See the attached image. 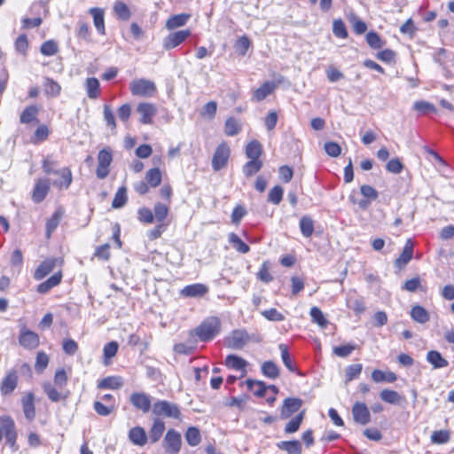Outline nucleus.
<instances>
[{"instance_id": "obj_24", "label": "nucleus", "mask_w": 454, "mask_h": 454, "mask_svg": "<svg viewBox=\"0 0 454 454\" xmlns=\"http://www.w3.org/2000/svg\"><path fill=\"white\" fill-rule=\"evenodd\" d=\"M62 279V272L58 271L54 273L51 278H49L46 281L41 283L37 286V291L40 294H46L51 288L57 286Z\"/></svg>"}, {"instance_id": "obj_8", "label": "nucleus", "mask_w": 454, "mask_h": 454, "mask_svg": "<svg viewBox=\"0 0 454 454\" xmlns=\"http://www.w3.org/2000/svg\"><path fill=\"white\" fill-rule=\"evenodd\" d=\"M250 340L248 333L244 330H235L226 339L227 346L232 349H242Z\"/></svg>"}, {"instance_id": "obj_60", "label": "nucleus", "mask_w": 454, "mask_h": 454, "mask_svg": "<svg viewBox=\"0 0 454 454\" xmlns=\"http://www.w3.org/2000/svg\"><path fill=\"white\" fill-rule=\"evenodd\" d=\"M40 51L44 56H53L59 51V46L55 41L48 40L42 44Z\"/></svg>"}, {"instance_id": "obj_35", "label": "nucleus", "mask_w": 454, "mask_h": 454, "mask_svg": "<svg viewBox=\"0 0 454 454\" xmlns=\"http://www.w3.org/2000/svg\"><path fill=\"white\" fill-rule=\"evenodd\" d=\"M411 317L414 321L419 324H425L429 321L430 318L429 313L419 305L412 307L411 310Z\"/></svg>"}, {"instance_id": "obj_59", "label": "nucleus", "mask_w": 454, "mask_h": 454, "mask_svg": "<svg viewBox=\"0 0 454 454\" xmlns=\"http://www.w3.org/2000/svg\"><path fill=\"white\" fill-rule=\"evenodd\" d=\"M240 131V126L238 121L232 117L225 121L224 132L227 136H235Z\"/></svg>"}, {"instance_id": "obj_31", "label": "nucleus", "mask_w": 454, "mask_h": 454, "mask_svg": "<svg viewBox=\"0 0 454 454\" xmlns=\"http://www.w3.org/2000/svg\"><path fill=\"white\" fill-rule=\"evenodd\" d=\"M43 90L46 95L56 98L60 94L61 86L53 79L45 77L43 79Z\"/></svg>"}, {"instance_id": "obj_20", "label": "nucleus", "mask_w": 454, "mask_h": 454, "mask_svg": "<svg viewBox=\"0 0 454 454\" xmlns=\"http://www.w3.org/2000/svg\"><path fill=\"white\" fill-rule=\"evenodd\" d=\"M413 243L411 239H407L403 252L395 261V265L400 269L403 268L412 258Z\"/></svg>"}, {"instance_id": "obj_56", "label": "nucleus", "mask_w": 454, "mask_h": 454, "mask_svg": "<svg viewBox=\"0 0 454 454\" xmlns=\"http://www.w3.org/2000/svg\"><path fill=\"white\" fill-rule=\"evenodd\" d=\"M43 390L47 395L48 398L51 402H59L61 398H66L67 396H62L60 392H59L54 386L51 382H45L43 385Z\"/></svg>"}, {"instance_id": "obj_46", "label": "nucleus", "mask_w": 454, "mask_h": 454, "mask_svg": "<svg viewBox=\"0 0 454 454\" xmlns=\"http://www.w3.org/2000/svg\"><path fill=\"white\" fill-rule=\"evenodd\" d=\"M127 189L125 186H121L118 189L114 197L112 207L114 208H121L127 203Z\"/></svg>"}, {"instance_id": "obj_19", "label": "nucleus", "mask_w": 454, "mask_h": 454, "mask_svg": "<svg viewBox=\"0 0 454 454\" xmlns=\"http://www.w3.org/2000/svg\"><path fill=\"white\" fill-rule=\"evenodd\" d=\"M208 292V287L200 283L188 285L184 286L180 294L184 297L199 298L204 296Z\"/></svg>"}, {"instance_id": "obj_33", "label": "nucleus", "mask_w": 454, "mask_h": 454, "mask_svg": "<svg viewBox=\"0 0 454 454\" xmlns=\"http://www.w3.org/2000/svg\"><path fill=\"white\" fill-rule=\"evenodd\" d=\"M380 397L383 402L390 404H398L403 401V397L400 394L391 389H383L380 393Z\"/></svg>"}, {"instance_id": "obj_41", "label": "nucleus", "mask_w": 454, "mask_h": 454, "mask_svg": "<svg viewBox=\"0 0 454 454\" xmlns=\"http://www.w3.org/2000/svg\"><path fill=\"white\" fill-rule=\"evenodd\" d=\"M119 348V345L116 341L113 340L106 343L103 348L104 360L103 363L105 365H108L110 364V359L115 356Z\"/></svg>"}, {"instance_id": "obj_51", "label": "nucleus", "mask_w": 454, "mask_h": 454, "mask_svg": "<svg viewBox=\"0 0 454 454\" xmlns=\"http://www.w3.org/2000/svg\"><path fill=\"white\" fill-rule=\"evenodd\" d=\"M185 440L191 446H197L201 440L200 430L195 427H191L185 433Z\"/></svg>"}, {"instance_id": "obj_44", "label": "nucleus", "mask_w": 454, "mask_h": 454, "mask_svg": "<svg viewBox=\"0 0 454 454\" xmlns=\"http://www.w3.org/2000/svg\"><path fill=\"white\" fill-rule=\"evenodd\" d=\"M300 230L305 238H309L314 231V221L309 215H304L300 220Z\"/></svg>"}, {"instance_id": "obj_15", "label": "nucleus", "mask_w": 454, "mask_h": 454, "mask_svg": "<svg viewBox=\"0 0 454 454\" xmlns=\"http://www.w3.org/2000/svg\"><path fill=\"white\" fill-rule=\"evenodd\" d=\"M18 385V374L17 372L12 370L9 372L6 376L3 379L0 384V391L3 395L12 394Z\"/></svg>"}, {"instance_id": "obj_34", "label": "nucleus", "mask_w": 454, "mask_h": 454, "mask_svg": "<svg viewBox=\"0 0 454 454\" xmlns=\"http://www.w3.org/2000/svg\"><path fill=\"white\" fill-rule=\"evenodd\" d=\"M247 388L258 397H263L265 395L267 386L259 380H246Z\"/></svg>"}, {"instance_id": "obj_2", "label": "nucleus", "mask_w": 454, "mask_h": 454, "mask_svg": "<svg viewBox=\"0 0 454 454\" xmlns=\"http://www.w3.org/2000/svg\"><path fill=\"white\" fill-rule=\"evenodd\" d=\"M221 322L218 317H211L203 321L194 333L201 341H208L215 338L220 332Z\"/></svg>"}, {"instance_id": "obj_43", "label": "nucleus", "mask_w": 454, "mask_h": 454, "mask_svg": "<svg viewBox=\"0 0 454 454\" xmlns=\"http://www.w3.org/2000/svg\"><path fill=\"white\" fill-rule=\"evenodd\" d=\"M39 108L36 106H29L26 107L20 114V121L21 123H30L36 119Z\"/></svg>"}, {"instance_id": "obj_6", "label": "nucleus", "mask_w": 454, "mask_h": 454, "mask_svg": "<svg viewBox=\"0 0 454 454\" xmlns=\"http://www.w3.org/2000/svg\"><path fill=\"white\" fill-rule=\"evenodd\" d=\"M230 153V147L225 143H222L216 147L212 158V168L215 171H219L227 165Z\"/></svg>"}, {"instance_id": "obj_50", "label": "nucleus", "mask_w": 454, "mask_h": 454, "mask_svg": "<svg viewBox=\"0 0 454 454\" xmlns=\"http://www.w3.org/2000/svg\"><path fill=\"white\" fill-rule=\"evenodd\" d=\"M6 423L4 425L6 442L10 446L13 447L17 438L15 424L13 420H6Z\"/></svg>"}, {"instance_id": "obj_3", "label": "nucleus", "mask_w": 454, "mask_h": 454, "mask_svg": "<svg viewBox=\"0 0 454 454\" xmlns=\"http://www.w3.org/2000/svg\"><path fill=\"white\" fill-rule=\"evenodd\" d=\"M153 413L157 416H164L167 418L179 419L181 411L177 404L166 400H160L153 403Z\"/></svg>"}, {"instance_id": "obj_9", "label": "nucleus", "mask_w": 454, "mask_h": 454, "mask_svg": "<svg viewBox=\"0 0 454 454\" xmlns=\"http://www.w3.org/2000/svg\"><path fill=\"white\" fill-rule=\"evenodd\" d=\"M191 35L190 29L179 30L169 34L163 40V47L166 50H170L180 45Z\"/></svg>"}, {"instance_id": "obj_5", "label": "nucleus", "mask_w": 454, "mask_h": 454, "mask_svg": "<svg viewBox=\"0 0 454 454\" xmlns=\"http://www.w3.org/2000/svg\"><path fill=\"white\" fill-rule=\"evenodd\" d=\"M129 89L134 96L152 97L156 91L154 82L145 79L133 80L129 84Z\"/></svg>"}, {"instance_id": "obj_16", "label": "nucleus", "mask_w": 454, "mask_h": 454, "mask_svg": "<svg viewBox=\"0 0 454 454\" xmlns=\"http://www.w3.org/2000/svg\"><path fill=\"white\" fill-rule=\"evenodd\" d=\"M21 405L25 418L32 421L35 418V395L28 392L24 394L21 398Z\"/></svg>"}, {"instance_id": "obj_36", "label": "nucleus", "mask_w": 454, "mask_h": 454, "mask_svg": "<svg viewBox=\"0 0 454 454\" xmlns=\"http://www.w3.org/2000/svg\"><path fill=\"white\" fill-rule=\"evenodd\" d=\"M372 379L374 382H377V383L382 382V381L392 383L396 380L397 376L393 372H384L380 370H374L372 372Z\"/></svg>"}, {"instance_id": "obj_32", "label": "nucleus", "mask_w": 454, "mask_h": 454, "mask_svg": "<svg viewBox=\"0 0 454 454\" xmlns=\"http://www.w3.org/2000/svg\"><path fill=\"white\" fill-rule=\"evenodd\" d=\"M277 445L287 454H301V444L297 440L279 442Z\"/></svg>"}, {"instance_id": "obj_63", "label": "nucleus", "mask_w": 454, "mask_h": 454, "mask_svg": "<svg viewBox=\"0 0 454 454\" xmlns=\"http://www.w3.org/2000/svg\"><path fill=\"white\" fill-rule=\"evenodd\" d=\"M349 21L353 26L356 34L363 35L367 30V25L364 21L359 19L356 15L353 14L349 18Z\"/></svg>"}, {"instance_id": "obj_48", "label": "nucleus", "mask_w": 454, "mask_h": 454, "mask_svg": "<svg viewBox=\"0 0 454 454\" xmlns=\"http://www.w3.org/2000/svg\"><path fill=\"white\" fill-rule=\"evenodd\" d=\"M262 167L260 160H250L243 166V173L246 176H252L256 174Z\"/></svg>"}, {"instance_id": "obj_55", "label": "nucleus", "mask_w": 454, "mask_h": 454, "mask_svg": "<svg viewBox=\"0 0 454 454\" xmlns=\"http://www.w3.org/2000/svg\"><path fill=\"white\" fill-rule=\"evenodd\" d=\"M93 408L98 415L106 417L110 415L115 410L116 406L114 403L105 405L100 401H95L93 403Z\"/></svg>"}, {"instance_id": "obj_21", "label": "nucleus", "mask_w": 454, "mask_h": 454, "mask_svg": "<svg viewBox=\"0 0 454 454\" xmlns=\"http://www.w3.org/2000/svg\"><path fill=\"white\" fill-rule=\"evenodd\" d=\"M129 441L137 446H144L147 442V435L145 429L141 427H135L129 432Z\"/></svg>"}, {"instance_id": "obj_1", "label": "nucleus", "mask_w": 454, "mask_h": 454, "mask_svg": "<svg viewBox=\"0 0 454 454\" xmlns=\"http://www.w3.org/2000/svg\"><path fill=\"white\" fill-rule=\"evenodd\" d=\"M59 166L58 161L54 160L51 157L47 156L43 159L42 168L43 172L46 175H58L61 176L64 181H53L52 184L59 189H68L70 184H72V172L68 168H63L61 169H57L56 168Z\"/></svg>"}, {"instance_id": "obj_17", "label": "nucleus", "mask_w": 454, "mask_h": 454, "mask_svg": "<svg viewBox=\"0 0 454 454\" xmlns=\"http://www.w3.org/2000/svg\"><path fill=\"white\" fill-rule=\"evenodd\" d=\"M58 262H62V261H59L57 258H47L43 262H42L35 270V279L41 280L43 278H45L53 270Z\"/></svg>"}, {"instance_id": "obj_30", "label": "nucleus", "mask_w": 454, "mask_h": 454, "mask_svg": "<svg viewBox=\"0 0 454 454\" xmlns=\"http://www.w3.org/2000/svg\"><path fill=\"white\" fill-rule=\"evenodd\" d=\"M164 430H165V423L159 419H154L153 426L149 431V438H150L151 442L153 443L158 442L160 439V437L162 436Z\"/></svg>"}, {"instance_id": "obj_18", "label": "nucleus", "mask_w": 454, "mask_h": 454, "mask_svg": "<svg viewBox=\"0 0 454 454\" xmlns=\"http://www.w3.org/2000/svg\"><path fill=\"white\" fill-rule=\"evenodd\" d=\"M130 403L134 407L146 413L150 411L152 400L145 393H133L129 397Z\"/></svg>"}, {"instance_id": "obj_58", "label": "nucleus", "mask_w": 454, "mask_h": 454, "mask_svg": "<svg viewBox=\"0 0 454 454\" xmlns=\"http://www.w3.org/2000/svg\"><path fill=\"white\" fill-rule=\"evenodd\" d=\"M278 348L281 352V358H282V361H283V364H285V366L290 372H295L296 369L294 368V366L292 364V360L290 357V354H289L287 346L286 344L281 343L278 345Z\"/></svg>"}, {"instance_id": "obj_42", "label": "nucleus", "mask_w": 454, "mask_h": 454, "mask_svg": "<svg viewBox=\"0 0 454 454\" xmlns=\"http://www.w3.org/2000/svg\"><path fill=\"white\" fill-rule=\"evenodd\" d=\"M114 12L118 19L121 20H128L131 16L129 8L123 2L117 0L114 4Z\"/></svg>"}, {"instance_id": "obj_11", "label": "nucleus", "mask_w": 454, "mask_h": 454, "mask_svg": "<svg viewBox=\"0 0 454 454\" xmlns=\"http://www.w3.org/2000/svg\"><path fill=\"white\" fill-rule=\"evenodd\" d=\"M302 405V400L296 397H288L284 400L283 406L280 411V418L282 419H288L294 413L298 411Z\"/></svg>"}, {"instance_id": "obj_40", "label": "nucleus", "mask_w": 454, "mask_h": 454, "mask_svg": "<svg viewBox=\"0 0 454 454\" xmlns=\"http://www.w3.org/2000/svg\"><path fill=\"white\" fill-rule=\"evenodd\" d=\"M305 416V411L299 412L294 418H293L285 427L286 434H294L300 428L301 424L303 421Z\"/></svg>"}, {"instance_id": "obj_57", "label": "nucleus", "mask_w": 454, "mask_h": 454, "mask_svg": "<svg viewBox=\"0 0 454 454\" xmlns=\"http://www.w3.org/2000/svg\"><path fill=\"white\" fill-rule=\"evenodd\" d=\"M310 317L312 321L317 323L321 327L325 328L328 325L327 319L325 317L321 309L317 307H313L310 309Z\"/></svg>"}, {"instance_id": "obj_49", "label": "nucleus", "mask_w": 454, "mask_h": 454, "mask_svg": "<svg viewBox=\"0 0 454 454\" xmlns=\"http://www.w3.org/2000/svg\"><path fill=\"white\" fill-rule=\"evenodd\" d=\"M146 182L152 187H157L161 182V172L158 168H151L145 175Z\"/></svg>"}, {"instance_id": "obj_22", "label": "nucleus", "mask_w": 454, "mask_h": 454, "mask_svg": "<svg viewBox=\"0 0 454 454\" xmlns=\"http://www.w3.org/2000/svg\"><path fill=\"white\" fill-rule=\"evenodd\" d=\"M276 88L272 82H265L261 87L254 91L252 100L262 101L270 95Z\"/></svg>"}, {"instance_id": "obj_64", "label": "nucleus", "mask_w": 454, "mask_h": 454, "mask_svg": "<svg viewBox=\"0 0 454 454\" xmlns=\"http://www.w3.org/2000/svg\"><path fill=\"white\" fill-rule=\"evenodd\" d=\"M93 256L104 262L108 261L111 256L110 245L104 244L102 246L98 247L95 250Z\"/></svg>"}, {"instance_id": "obj_52", "label": "nucleus", "mask_w": 454, "mask_h": 454, "mask_svg": "<svg viewBox=\"0 0 454 454\" xmlns=\"http://www.w3.org/2000/svg\"><path fill=\"white\" fill-rule=\"evenodd\" d=\"M366 42L372 49L378 50L385 45V42L380 38L378 33L370 31L366 35Z\"/></svg>"}, {"instance_id": "obj_54", "label": "nucleus", "mask_w": 454, "mask_h": 454, "mask_svg": "<svg viewBox=\"0 0 454 454\" xmlns=\"http://www.w3.org/2000/svg\"><path fill=\"white\" fill-rule=\"evenodd\" d=\"M333 35L341 39H345L348 37V30L346 26L341 19L334 20L333 22Z\"/></svg>"}, {"instance_id": "obj_10", "label": "nucleus", "mask_w": 454, "mask_h": 454, "mask_svg": "<svg viewBox=\"0 0 454 454\" xmlns=\"http://www.w3.org/2000/svg\"><path fill=\"white\" fill-rule=\"evenodd\" d=\"M352 416L355 422L367 425L371 421V414L364 403L356 402L352 407Z\"/></svg>"}, {"instance_id": "obj_25", "label": "nucleus", "mask_w": 454, "mask_h": 454, "mask_svg": "<svg viewBox=\"0 0 454 454\" xmlns=\"http://www.w3.org/2000/svg\"><path fill=\"white\" fill-rule=\"evenodd\" d=\"M64 215V210L58 208L53 215L47 220L46 223V237L50 239L51 233L56 230Z\"/></svg>"}, {"instance_id": "obj_27", "label": "nucleus", "mask_w": 454, "mask_h": 454, "mask_svg": "<svg viewBox=\"0 0 454 454\" xmlns=\"http://www.w3.org/2000/svg\"><path fill=\"white\" fill-rule=\"evenodd\" d=\"M90 13L93 17V23L97 29V31L100 35H105V20H104V11L100 8H91L90 9Z\"/></svg>"}, {"instance_id": "obj_37", "label": "nucleus", "mask_w": 454, "mask_h": 454, "mask_svg": "<svg viewBox=\"0 0 454 454\" xmlns=\"http://www.w3.org/2000/svg\"><path fill=\"white\" fill-rule=\"evenodd\" d=\"M262 153V145L257 140L249 142L246 147V155L250 160H259Z\"/></svg>"}, {"instance_id": "obj_45", "label": "nucleus", "mask_w": 454, "mask_h": 454, "mask_svg": "<svg viewBox=\"0 0 454 454\" xmlns=\"http://www.w3.org/2000/svg\"><path fill=\"white\" fill-rule=\"evenodd\" d=\"M229 242L239 253L247 254L250 250L249 246L242 241L236 233L232 232L229 235Z\"/></svg>"}, {"instance_id": "obj_29", "label": "nucleus", "mask_w": 454, "mask_h": 454, "mask_svg": "<svg viewBox=\"0 0 454 454\" xmlns=\"http://www.w3.org/2000/svg\"><path fill=\"white\" fill-rule=\"evenodd\" d=\"M190 14L181 13L169 17L166 22V27L169 30L184 26L190 19Z\"/></svg>"}, {"instance_id": "obj_12", "label": "nucleus", "mask_w": 454, "mask_h": 454, "mask_svg": "<svg viewBox=\"0 0 454 454\" xmlns=\"http://www.w3.org/2000/svg\"><path fill=\"white\" fill-rule=\"evenodd\" d=\"M20 344L27 349H35L38 347L40 340L39 336L33 331L22 329L19 337Z\"/></svg>"}, {"instance_id": "obj_39", "label": "nucleus", "mask_w": 454, "mask_h": 454, "mask_svg": "<svg viewBox=\"0 0 454 454\" xmlns=\"http://www.w3.org/2000/svg\"><path fill=\"white\" fill-rule=\"evenodd\" d=\"M247 363L245 359L236 356V355H229L225 358V365L228 368L234 370H244L247 366Z\"/></svg>"}, {"instance_id": "obj_13", "label": "nucleus", "mask_w": 454, "mask_h": 454, "mask_svg": "<svg viewBox=\"0 0 454 454\" xmlns=\"http://www.w3.org/2000/svg\"><path fill=\"white\" fill-rule=\"evenodd\" d=\"M51 182L48 178H39L35 184L32 199L35 203L42 202L50 191Z\"/></svg>"}, {"instance_id": "obj_61", "label": "nucleus", "mask_w": 454, "mask_h": 454, "mask_svg": "<svg viewBox=\"0 0 454 454\" xmlns=\"http://www.w3.org/2000/svg\"><path fill=\"white\" fill-rule=\"evenodd\" d=\"M283 193L284 190L281 186H274L269 192L268 201L274 205H278L282 200Z\"/></svg>"}, {"instance_id": "obj_38", "label": "nucleus", "mask_w": 454, "mask_h": 454, "mask_svg": "<svg viewBox=\"0 0 454 454\" xmlns=\"http://www.w3.org/2000/svg\"><path fill=\"white\" fill-rule=\"evenodd\" d=\"M262 373L271 380L277 379L279 375L278 365L272 361H266L262 364Z\"/></svg>"}, {"instance_id": "obj_26", "label": "nucleus", "mask_w": 454, "mask_h": 454, "mask_svg": "<svg viewBox=\"0 0 454 454\" xmlns=\"http://www.w3.org/2000/svg\"><path fill=\"white\" fill-rule=\"evenodd\" d=\"M427 361L432 364L434 369H441L449 365V362L442 357L440 352L435 350L427 352Z\"/></svg>"}, {"instance_id": "obj_14", "label": "nucleus", "mask_w": 454, "mask_h": 454, "mask_svg": "<svg viewBox=\"0 0 454 454\" xmlns=\"http://www.w3.org/2000/svg\"><path fill=\"white\" fill-rule=\"evenodd\" d=\"M137 112L140 114V121L143 124H151L157 114V107L152 103H140L137 106Z\"/></svg>"}, {"instance_id": "obj_62", "label": "nucleus", "mask_w": 454, "mask_h": 454, "mask_svg": "<svg viewBox=\"0 0 454 454\" xmlns=\"http://www.w3.org/2000/svg\"><path fill=\"white\" fill-rule=\"evenodd\" d=\"M49 364V356L43 352L39 351L36 355L35 369L37 372H43Z\"/></svg>"}, {"instance_id": "obj_23", "label": "nucleus", "mask_w": 454, "mask_h": 454, "mask_svg": "<svg viewBox=\"0 0 454 454\" xmlns=\"http://www.w3.org/2000/svg\"><path fill=\"white\" fill-rule=\"evenodd\" d=\"M123 386V380L120 376H109L98 383L100 389H119Z\"/></svg>"}, {"instance_id": "obj_53", "label": "nucleus", "mask_w": 454, "mask_h": 454, "mask_svg": "<svg viewBox=\"0 0 454 454\" xmlns=\"http://www.w3.org/2000/svg\"><path fill=\"white\" fill-rule=\"evenodd\" d=\"M450 439V432L449 430L434 431L431 435V442L434 444L447 443Z\"/></svg>"}, {"instance_id": "obj_28", "label": "nucleus", "mask_w": 454, "mask_h": 454, "mask_svg": "<svg viewBox=\"0 0 454 454\" xmlns=\"http://www.w3.org/2000/svg\"><path fill=\"white\" fill-rule=\"evenodd\" d=\"M85 88L87 96L90 99H96L100 94V84L99 81L95 77H89L85 81Z\"/></svg>"}, {"instance_id": "obj_4", "label": "nucleus", "mask_w": 454, "mask_h": 454, "mask_svg": "<svg viewBox=\"0 0 454 454\" xmlns=\"http://www.w3.org/2000/svg\"><path fill=\"white\" fill-rule=\"evenodd\" d=\"M113 161V153L110 148H104L98 154L97 177L105 179L110 172V165Z\"/></svg>"}, {"instance_id": "obj_7", "label": "nucleus", "mask_w": 454, "mask_h": 454, "mask_svg": "<svg viewBox=\"0 0 454 454\" xmlns=\"http://www.w3.org/2000/svg\"><path fill=\"white\" fill-rule=\"evenodd\" d=\"M181 434L174 429H169L163 442V447L168 454H177L181 449Z\"/></svg>"}, {"instance_id": "obj_47", "label": "nucleus", "mask_w": 454, "mask_h": 454, "mask_svg": "<svg viewBox=\"0 0 454 454\" xmlns=\"http://www.w3.org/2000/svg\"><path fill=\"white\" fill-rule=\"evenodd\" d=\"M363 365L361 364H354L348 365L345 370V383H348L355 379H357L361 374Z\"/></svg>"}]
</instances>
